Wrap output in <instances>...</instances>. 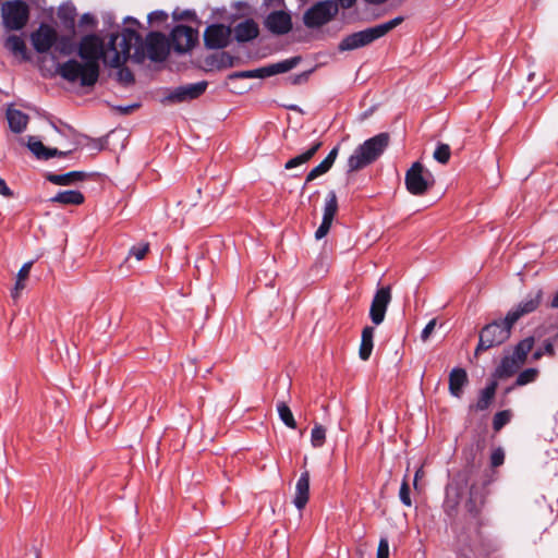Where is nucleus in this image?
I'll use <instances>...</instances> for the list:
<instances>
[{
  "label": "nucleus",
  "instance_id": "1",
  "mask_svg": "<svg viewBox=\"0 0 558 558\" xmlns=\"http://www.w3.org/2000/svg\"><path fill=\"white\" fill-rule=\"evenodd\" d=\"M77 54L82 61L100 72L99 61L108 66H120L129 58L135 62L144 61L142 36L131 27L123 28L121 34H111L107 46L96 34L85 35L77 45Z\"/></svg>",
  "mask_w": 558,
  "mask_h": 558
},
{
  "label": "nucleus",
  "instance_id": "2",
  "mask_svg": "<svg viewBox=\"0 0 558 558\" xmlns=\"http://www.w3.org/2000/svg\"><path fill=\"white\" fill-rule=\"evenodd\" d=\"M390 135L387 132L379 133L359 145L348 159V172H355L374 163L387 149Z\"/></svg>",
  "mask_w": 558,
  "mask_h": 558
},
{
  "label": "nucleus",
  "instance_id": "3",
  "mask_svg": "<svg viewBox=\"0 0 558 558\" xmlns=\"http://www.w3.org/2000/svg\"><path fill=\"white\" fill-rule=\"evenodd\" d=\"M403 22L402 16H397L383 24L375 25L373 27L365 28L360 32H355L345 36L338 45L340 52L355 50L365 47L373 41L384 37L390 31L399 26Z\"/></svg>",
  "mask_w": 558,
  "mask_h": 558
},
{
  "label": "nucleus",
  "instance_id": "4",
  "mask_svg": "<svg viewBox=\"0 0 558 558\" xmlns=\"http://www.w3.org/2000/svg\"><path fill=\"white\" fill-rule=\"evenodd\" d=\"M57 73L66 82H78L82 87L94 86L99 77L98 70L76 59H70L63 63H59L57 65Z\"/></svg>",
  "mask_w": 558,
  "mask_h": 558
},
{
  "label": "nucleus",
  "instance_id": "5",
  "mask_svg": "<svg viewBox=\"0 0 558 558\" xmlns=\"http://www.w3.org/2000/svg\"><path fill=\"white\" fill-rule=\"evenodd\" d=\"M513 325L514 324L509 323L508 316L506 315L504 319L494 320L483 327L480 332V340L475 349V355H478L481 352L493 347L502 344L509 339Z\"/></svg>",
  "mask_w": 558,
  "mask_h": 558
},
{
  "label": "nucleus",
  "instance_id": "6",
  "mask_svg": "<svg viewBox=\"0 0 558 558\" xmlns=\"http://www.w3.org/2000/svg\"><path fill=\"white\" fill-rule=\"evenodd\" d=\"M2 24L9 31H21L29 19V8L22 0L5 1L1 5Z\"/></svg>",
  "mask_w": 558,
  "mask_h": 558
},
{
  "label": "nucleus",
  "instance_id": "7",
  "mask_svg": "<svg viewBox=\"0 0 558 558\" xmlns=\"http://www.w3.org/2000/svg\"><path fill=\"white\" fill-rule=\"evenodd\" d=\"M339 12L338 3L332 0L318 1L303 15L307 28H318L332 21Z\"/></svg>",
  "mask_w": 558,
  "mask_h": 558
},
{
  "label": "nucleus",
  "instance_id": "8",
  "mask_svg": "<svg viewBox=\"0 0 558 558\" xmlns=\"http://www.w3.org/2000/svg\"><path fill=\"white\" fill-rule=\"evenodd\" d=\"M434 184L432 174L424 170L421 162H414L405 173L407 190L413 195H423Z\"/></svg>",
  "mask_w": 558,
  "mask_h": 558
},
{
  "label": "nucleus",
  "instance_id": "9",
  "mask_svg": "<svg viewBox=\"0 0 558 558\" xmlns=\"http://www.w3.org/2000/svg\"><path fill=\"white\" fill-rule=\"evenodd\" d=\"M144 59L148 57L151 61H163L169 53V44L166 36L159 32L147 34L145 41L142 40Z\"/></svg>",
  "mask_w": 558,
  "mask_h": 558
},
{
  "label": "nucleus",
  "instance_id": "10",
  "mask_svg": "<svg viewBox=\"0 0 558 558\" xmlns=\"http://www.w3.org/2000/svg\"><path fill=\"white\" fill-rule=\"evenodd\" d=\"M170 36L172 48L179 53L190 51L198 40V32L182 24L174 26Z\"/></svg>",
  "mask_w": 558,
  "mask_h": 558
},
{
  "label": "nucleus",
  "instance_id": "11",
  "mask_svg": "<svg viewBox=\"0 0 558 558\" xmlns=\"http://www.w3.org/2000/svg\"><path fill=\"white\" fill-rule=\"evenodd\" d=\"M207 86L206 81L181 85L171 90L165 97L163 102L179 104L196 99L205 93Z\"/></svg>",
  "mask_w": 558,
  "mask_h": 558
},
{
  "label": "nucleus",
  "instance_id": "12",
  "mask_svg": "<svg viewBox=\"0 0 558 558\" xmlns=\"http://www.w3.org/2000/svg\"><path fill=\"white\" fill-rule=\"evenodd\" d=\"M232 28L223 24L208 25L204 32V44L208 49H222L231 41Z\"/></svg>",
  "mask_w": 558,
  "mask_h": 558
},
{
  "label": "nucleus",
  "instance_id": "13",
  "mask_svg": "<svg viewBox=\"0 0 558 558\" xmlns=\"http://www.w3.org/2000/svg\"><path fill=\"white\" fill-rule=\"evenodd\" d=\"M58 40L57 31L47 23H41L39 27L31 34L33 48L38 53H46Z\"/></svg>",
  "mask_w": 558,
  "mask_h": 558
},
{
  "label": "nucleus",
  "instance_id": "14",
  "mask_svg": "<svg viewBox=\"0 0 558 558\" xmlns=\"http://www.w3.org/2000/svg\"><path fill=\"white\" fill-rule=\"evenodd\" d=\"M543 300V290L531 291L515 307L507 313L510 324H515L521 317L537 310Z\"/></svg>",
  "mask_w": 558,
  "mask_h": 558
},
{
  "label": "nucleus",
  "instance_id": "15",
  "mask_svg": "<svg viewBox=\"0 0 558 558\" xmlns=\"http://www.w3.org/2000/svg\"><path fill=\"white\" fill-rule=\"evenodd\" d=\"M391 301V291L389 287L378 289L372 300L369 308V318L374 325H380Z\"/></svg>",
  "mask_w": 558,
  "mask_h": 558
},
{
  "label": "nucleus",
  "instance_id": "16",
  "mask_svg": "<svg viewBox=\"0 0 558 558\" xmlns=\"http://www.w3.org/2000/svg\"><path fill=\"white\" fill-rule=\"evenodd\" d=\"M264 25L274 35H286L292 29V19L288 12L278 10L266 16Z\"/></svg>",
  "mask_w": 558,
  "mask_h": 558
},
{
  "label": "nucleus",
  "instance_id": "17",
  "mask_svg": "<svg viewBox=\"0 0 558 558\" xmlns=\"http://www.w3.org/2000/svg\"><path fill=\"white\" fill-rule=\"evenodd\" d=\"M232 34L238 43H247L258 37L259 27L253 19H246L234 26Z\"/></svg>",
  "mask_w": 558,
  "mask_h": 558
},
{
  "label": "nucleus",
  "instance_id": "18",
  "mask_svg": "<svg viewBox=\"0 0 558 558\" xmlns=\"http://www.w3.org/2000/svg\"><path fill=\"white\" fill-rule=\"evenodd\" d=\"M310 496V473L304 471L301 473L296 485H295V496L293 499L294 506L302 510L308 501Z\"/></svg>",
  "mask_w": 558,
  "mask_h": 558
},
{
  "label": "nucleus",
  "instance_id": "19",
  "mask_svg": "<svg viewBox=\"0 0 558 558\" xmlns=\"http://www.w3.org/2000/svg\"><path fill=\"white\" fill-rule=\"evenodd\" d=\"M469 383L468 374L464 368L454 367L449 374V391L456 397L460 398L463 393V388Z\"/></svg>",
  "mask_w": 558,
  "mask_h": 558
},
{
  "label": "nucleus",
  "instance_id": "20",
  "mask_svg": "<svg viewBox=\"0 0 558 558\" xmlns=\"http://www.w3.org/2000/svg\"><path fill=\"white\" fill-rule=\"evenodd\" d=\"M461 501V488L456 484H449L446 488V498L444 501V510L449 517L457 513L458 506Z\"/></svg>",
  "mask_w": 558,
  "mask_h": 558
},
{
  "label": "nucleus",
  "instance_id": "21",
  "mask_svg": "<svg viewBox=\"0 0 558 558\" xmlns=\"http://www.w3.org/2000/svg\"><path fill=\"white\" fill-rule=\"evenodd\" d=\"M88 174L84 171H70L63 174L48 173L46 179L56 185H72L75 182L84 181Z\"/></svg>",
  "mask_w": 558,
  "mask_h": 558
},
{
  "label": "nucleus",
  "instance_id": "22",
  "mask_svg": "<svg viewBox=\"0 0 558 558\" xmlns=\"http://www.w3.org/2000/svg\"><path fill=\"white\" fill-rule=\"evenodd\" d=\"M522 365L523 363L519 362L514 356L505 355L495 371V376L498 378L510 377L515 374Z\"/></svg>",
  "mask_w": 558,
  "mask_h": 558
},
{
  "label": "nucleus",
  "instance_id": "23",
  "mask_svg": "<svg viewBox=\"0 0 558 558\" xmlns=\"http://www.w3.org/2000/svg\"><path fill=\"white\" fill-rule=\"evenodd\" d=\"M51 203H58L61 205H82L85 197L82 192L76 190L61 191L58 192L53 197L49 199Z\"/></svg>",
  "mask_w": 558,
  "mask_h": 558
},
{
  "label": "nucleus",
  "instance_id": "24",
  "mask_svg": "<svg viewBox=\"0 0 558 558\" xmlns=\"http://www.w3.org/2000/svg\"><path fill=\"white\" fill-rule=\"evenodd\" d=\"M484 501V495L481 489L477 486L472 485L470 488V496L464 507L472 517H476L481 512Z\"/></svg>",
  "mask_w": 558,
  "mask_h": 558
},
{
  "label": "nucleus",
  "instance_id": "25",
  "mask_svg": "<svg viewBox=\"0 0 558 558\" xmlns=\"http://www.w3.org/2000/svg\"><path fill=\"white\" fill-rule=\"evenodd\" d=\"M7 119L11 131L17 134L22 133L28 123V116L17 109L9 108L7 110Z\"/></svg>",
  "mask_w": 558,
  "mask_h": 558
},
{
  "label": "nucleus",
  "instance_id": "26",
  "mask_svg": "<svg viewBox=\"0 0 558 558\" xmlns=\"http://www.w3.org/2000/svg\"><path fill=\"white\" fill-rule=\"evenodd\" d=\"M374 333L375 328L372 326H366L362 330L359 355L363 361H367L372 354L374 347Z\"/></svg>",
  "mask_w": 558,
  "mask_h": 558
},
{
  "label": "nucleus",
  "instance_id": "27",
  "mask_svg": "<svg viewBox=\"0 0 558 558\" xmlns=\"http://www.w3.org/2000/svg\"><path fill=\"white\" fill-rule=\"evenodd\" d=\"M497 386H498V384H497L496 379L490 380L486 385V387L481 390L476 403L474 405H472L471 408H475L476 410H481V411L486 410L494 400Z\"/></svg>",
  "mask_w": 558,
  "mask_h": 558
},
{
  "label": "nucleus",
  "instance_id": "28",
  "mask_svg": "<svg viewBox=\"0 0 558 558\" xmlns=\"http://www.w3.org/2000/svg\"><path fill=\"white\" fill-rule=\"evenodd\" d=\"M322 145H323V143L319 141L313 143V145L306 151L288 160L284 165V169L290 170V169H293L295 167L306 163L320 149Z\"/></svg>",
  "mask_w": 558,
  "mask_h": 558
},
{
  "label": "nucleus",
  "instance_id": "29",
  "mask_svg": "<svg viewBox=\"0 0 558 558\" xmlns=\"http://www.w3.org/2000/svg\"><path fill=\"white\" fill-rule=\"evenodd\" d=\"M300 62L301 57L296 56L277 63L269 64L267 65L268 76L270 77L277 74L289 72L290 70L294 69Z\"/></svg>",
  "mask_w": 558,
  "mask_h": 558
},
{
  "label": "nucleus",
  "instance_id": "30",
  "mask_svg": "<svg viewBox=\"0 0 558 558\" xmlns=\"http://www.w3.org/2000/svg\"><path fill=\"white\" fill-rule=\"evenodd\" d=\"M4 47L15 56H21L23 60H27V48L24 40L17 35H10L4 43Z\"/></svg>",
  "mask_w": 558,
  "mask_h": 558
},
{
  "label": "nucleus",
  "instance_id": "31",
  "mask_svg": "<svg viewBox=\"0 0 558 558\" xmlns=\"http://www.w3.org/2000/svg\"><path fill=\"white\" fill-rule=\"evenodd\" d=\"M535 343L534 337H526L522 339L513 349L512 356L519 360V362L523 363L526 360L527 354L531 352Z\"/></svg>",
  "mask_w": 558,
  "mask_h": 558
},
{
  "label": "nucleus",
  "instance_id": "32",
  "mask_svg": "<svg viewBox=\"0 0 558 558\" xmlns=\"http://www.w3.org/2000/svg\"><path fill=\"white\" fill-rule=\"evenodd\" d=\"M269 77L267 73V65L262 66L254 70L239 71L233 72L228 75V80H239V78H266Z\"/></svg>",
  "mask_w": 558,
  "mask_h": 558
},
{
  "label": "nucleus",
  "instance_id": "33",
  "mask_svg": "<svg viewBox=\"0 0 558 558\" xmlns=\"http://www.w3.org/2000/svg\"><path fill=\"white\" fill-rule=\"evenodd\" d=\"M337 210H338L337 195H336L335 191H330L326 197L323 219L332 222L333 218L337 214Z\"/></svg>",
  "mask_w": 558,
  "mask_h": 558
},
{
  "label": "nucleus",
  "instance_id": "34",
  "mask_svg": "<svg viewBox=\"0 0 558 558\" xmlns=\"http://www.w3.org/2000/svg\"><path fill=\"white\" fill-rule=\"evenodd\" d=\"M54 50L62 56H70L75 51L77 52V47L75 46L71 37L58 35V40L54 44Z\"/></svg>",
  "mask_w": 558,
  "mask_h": 558
},
{
  "label": "nucleus",
  "instance_id": "35",
  "mask_svg": "<svg viewBox=\"0 0 558 558\" xmlns=\"http://www.w3.org/2000/svg\"><path fill=\"white\" fill-rule=\"evenodd\" d=\"M537 375H538V369L537 368H533V367L526 368V369L522 371L518 375L517 380H515V385L517 386H524V385H527L530 383H533L537 378Z\"/></svg>",
  "mask_w": 558,
  "mask_h": 558
},
{
  "label": "nucleus",
  "instance_id": "36",
  "mask_svg": "<svg viewBox=\"0 0 558 558\" xmlns=\"http://www.w3.org/2000/svg\"><path fill=\"white\" fill-rule=\"evenodd\" d=\"M123 64L124 63H122L120 66H116L118 69L117 81L123 86H130L135 81L134 74L129 68L122 66Z\"/></svg>",
  "mask_w": 558,
  "mask_h": 558
},
{
  "label": "nucleus",
  "instance_id": "37",
  "mask_svg": "<svg viewBox=\"0 0 558 558\" xmlns=\"http://www.w3.org/2000/svg\"><path fill=\"white\" fill-rule=\"evenodd\" d=\"M433 156L436 161L446 165L451 156L450 146L448 144L439 143Z\"/></svg>",
  "mask_w": 558,
  "mask_h": 558
},
{
  "label": "nucleus",
  "instance_id": "38",
  "mask_svg": "<svg viewBox=\"0 0 558 558\" xmlns=\"http://www.w3.org/2000/svg\"><path fill=\"white\" fill-rule=\"evenodd\" d=\"M326 438V428L323 425L316 424L311 433V442L314 447H322Z\"/></svg>",
  "mask_w": 558,
  "mask_h": 558
},
{
  "label": "nucleus",
  "instance_id": "39",
  "mask_svg": "<svg viewBox=\"0 0 558 558\" xmlns=\"http://www.w3.org/2000/svg\"><path fill=\"white\" fill-rule=\"evenodd\" d=\"M149 251V243L148 242H142L136 245H133L129 251V257H135L136 260H142L145 258L146 254Z\"/></svg>",
  "mask_w": 558,
  "mask_h": 558
},
{
  "label": "nucleus",
  "instance_id": "40",
  "mask_svg": "<svg viewBox=\"0 0 558 558\" xmlns=\"http://www.w3.org/2000/svg\"><path fill=\"white\" fill-rule=\"evenodd\" d=\"M330 170V168L324 162L322 161L318 166H316L315 168H313L306 175V179H305V183H304V186L306 184H308L310 182L314 181L316 178H318L319 175H323L325 173H327L328 171Z\"/></svg>",
  "mask_w": 558,
  "mask_h": 558
},
{
  "label": "nucleus",
  "instance_id": "41",
  "mask_svg": "<svg viewBox=\"0 0 558 558\" xmlns=\"http://www.w3.org/2000/svg\"><path fill=\"white\" fill-rule=\"evenodd\" d=\"M27 146L38 159H43L46 146L40 141L31 136Z\"/></svg>",
  "mask_w": 558,
  "mask_h": 558
},
{
  "label": "nucleus",
  "instance_id": "42",
  "mask_svg": "<svg viewBox=\"0 0 558 558\" xmlns=\"http://www.w3.org/2000/svg\"><path fill=\"white\" fill-rule=\"evenodd\" d=\"M76 12L75 8H61L59 11V17L68 26H73L75 21Z\"/></svg>",
  "mask_w": 558,
  "mask_h": 558
},
{
  "label": "nucleus",
  "instance_id": "43",
  "mask_svg": "<svg viewBox=\"0 0 558 558\" xmlns=\"http://www.w3.org/2000/svg\"><path fill=\"white\" fill-rule=\"evenodd\" d=\"M544 354L554 356L555 355V349L554 344L550 340H546L544 342V348L538 349L533 353V360L537 361L539 360Z\"/></svg>",
  "mask_w": 558,
  "mask_h": 558
},
{
  "label": "nucleus",
  "instance_id": "44",
  "mask_svg": "<svg viewBox=\"0 0 558 558\" xmlns=\"http://www.w3.org/2000/svg\"><path fill=\"white\" fill-rule=\"evenodd\" d=\"M168 20V13L162 10L153 11L148 14L150 24H162Z\"/></svg>",
  "mask_w": 558,
  "mask_h": 558
},
{
  "label": "nucleus",
  "instance_id": "45",
  "mask_svg": "<svg viewBox=\"0 0 558 558\" xmlns=\"http://www.w3.org/2000/svg\"><path fill=\"white\" fill-rule=\"evenodd\" d=\"M399 497L403 505H405L408 507H410L412 505V501L410 498V487L405 481H403V483L401 484Z\"/></svg>",
  "mask_w": 558,
  "mask_h": 558
},
{
  "label": "nucleus",
  "instance_id": "46",
  "mask_svg": "<svg viewBox=\"0 0 558 558\" xmlns=\"http://www.w3.org/2000/svg\"><path fill=\"white\" fill-rule=\"evenodd\" d=\"M505 461V452L501 448H497L492 452L490 464L493 468L500 466Z\"/></svg>",
  "mask_w": 558,
  "mask_h": 558
},
{
  "label": "nucleus",
  "instance_id": "47",
  "mask_svg": "<svg viewBox=\"0 0 558 558\" xmlns=\"http://www.w3.org/2000/svg\"><path fill=\"white\" fill-rule=\"evenodd\" d=\"M377 558H389V543L387 538H380L377 548Z\"/></svg>",
  "mask_w": 558,
  "mask_h": 558
},
{
  "label": "nucleus",
  "instance_id": "48",
  "mask_svg": "<svg viewBox=\"0 0 558 558\" xmlns=\"http://www.w3.org/2000/svg\"><path fill=\"white\" fill-rule=\"evenodd\" d=\"M331 225H332L331 221L323 219L320 226L318 227V229L315 232V238L317 240H320L324 236H326L330 230Z\"/></svg>",
  "mask_w": 558,
  "mask_h": 558
},
{
  "label": "nucleus",
  "instance_id": "49",
  "mask_svg": "<svg viewBox=\"0 0 558 558\" xmlns=\"http://www.w3.org/2000/svg\"><path fill=\"white\" fill-rule=\"evenodd\" d=\"M311 73H312V71H305L300 74L290 76L289 80H290L291 84L300 85V84L307 82Z\"/></svg>",
  "mask_w": 558,
  "mask_h": 558
},
{
  "label": "nucleus",
  "instance_id": "50",
  "mask_svg": "<svg viewBox=\"0 0 558 558\" xmlns=\"http://www.w3.org/2000/svg\"><path fill=\"white\" fill-rule=\"evenodd\" d=\"M277 410L279 418H293L290 408L284 402L278 403Z\"/></svg>",
  "mask_w": 558,
  "mask_h": 558
},
{
  "label": "nucleus",
  "instance_id": "51",
  "mask_svg": "<svg viewBox=\"0 0 558 558\" xmlns=\"http://www.w3.org/2000/svg\"><path fill=\"white\" fill-rule=\"evenodd\" d=\"M435 326H436L435 319H432L427 323V325L424 327V329L422 330V333H421V339L423 341H426L429 338V336L432 335V332L435 329Z\"/></svg>",
  "mask_w": 558,
  "mask_h": 558
},
{
  "label": "nucleus",
  "instance_id": "52",
  "mask_svg": "<svg viewBox=\"0 0 558 558\" xmlns=\"http://www.w3.org/2000/svg\"><path fill=\"white\" fill-rule=\"evenodd\" d=\"M97 21L95 16L90 13H84L80 19L81 26H95Z\"/></svg>",
  "mask_w": 558,
  "mask_h": 558
},
{
  "label": "nucleus",
  "instance_id": "53",
  "mask_svg": "<svg viewBox=\"0 0 558 558\" xmlns=\"http://www.w3.org/2000/svg\"><path fill=\"white\" fill-rule=\"evenodd\" d=\"M66 154L68 153L60 151L57 148H47L46 147L43 160H48V159L57 157V156L58 157H64V156H66Z\"/></svg>",
  "mask_w": 558,
  "mask_h": 558
},
{
  "label": "nucleus",
  "instance_id": "54",
  "mask_svg": "<svg viewBox=\"0 0 558 558\" xmlns=\"http://www.w3.org/2000/svg\"><path fill=\"white\" fill-rule=\"evenodd\" d=\"M33 266V262H27L25 263L21 269L19 270L17 272V278L20 280H26L29 276V271H31V268Z\"/></svg>",
  "mask_w": 558,
  "mask_h": 558
},
{
  "label": "nucleus",
  "instance_id": "55",
  "mask_svg": "<svg viewBox=\"0 0 558 558\" xmlns=\"http://www.w3.org/2000/svg\"><path fill=\"white\" fill-rule=\"evenodd\" d=\"M338 153H339V147L336 146L333 147L329 154L327 155V157L323 160L330 169L332 167V165L335 163V160L338 156Z\"/></svg>",
  "mask_w": 558,
  "mask_h": 558
},
{
  "label": "nucleus",
  "instance_id": "56",
  "mask_svg": "<svg viewBox=\"0 0 558 558\" xmlns=\"http://www.w3.org/2000/svg\"><path fill=\"white\" fill-rule=\"evenodd\" d=\"M0 195L8 197V198L13 196L12 190L8 186L5 181L1 178H0Z\"/></svg>",
  "mask_w": 558,
  "mask_h": 558
},
{
  "label": "nucleus",
  "instance_id": "57",
  "mask_svg": "<svg viewBox=\"0 0 558 558\" xmlns=\"http://www.w3.org/2000/svg\"><path fill=\"white\" fill-rule=\"evenodd\" d=\"M24 281L25 280H20L19 278H16L14 289L12 290V293H11L13 299H17L20 295V292L25 288Z\"/></svg>",
  "mask_w": 558,
  "mask_h": 558
},
{
  "label": "nucleus",
  "instance_id": "58",
  "mask_svg": "<svg viewBox=\"0 0 558 558\" xmlns=\"http://www.w3.org/2000/svg\"><path fill=\"white\" fill-rule=\"evenodd\" d=\"M173 17L175 20H191L195 17V13L193 11L186 10L183 11L181 14H178L177 12H173Z\"/></svg>",
  "mask_w": 558,
  "mask_h": 558
},
{
  "label": "nucleus",
  "instance_id": "59",
  "mask_svg": "<svg viewBox=\"0 0 558 558\" xmlns=\"http://www.w3.org/2000/svg\"><path fill=\"white\" fill-rule=\"evenodd\" d=\"M137 107H138V105H130V106H125V107L119 106V107H117V110L122 114H129Z\"/></svg>",
  "mask_w": 558,
  "mask_h": 558
},
{
  "label": "nucleus",
  "instance_id": "60",
  "mask_svg": "<svg viewBox=\"0 0 558 558\" xmlns=\"http://www.w3.org/2000/svg\"><path fill=\"white\" fill-rule=\"evenodd\" d=\"M338 7L340 5L343 9H350L354 5L355 0H337Z\"/></svg>",
  "mask_w": 558,
  "mask_h": 558
},
{
  "label": "nucleus",
  "instance_id": "61",
  "mask_svg": "<svg viewBox=\"0 0 558 558\" xmlns=\"http://www.w3.org/2000/svg\"><path fill=\"white\" fill-rule=\"evenodd\" d=\"M284 0H264V4L267 7H281Z\"/></svg>",
  "mask_w": 558,
  "mask_h": 558
},
{
  "label": "nucleus",
  "instance_id": "62",
  "mask_svg": "<svg viewBox=\"0 0 558 558\" xmlns=\"http://www.w3.org/2000/svg\"><path fill=\"white\" fill-rule=\"evenodd\" d=\"M509 411L505 410V411H499L497 412L493 418H509Z\"/></svg>",
  "mask_w": 558,
  "mask_h": 558
},
{
  "label": "nucleus",
  "instance_id": "63",
  "mask_svg": "<svg viewBox=\"0 0 558 558\" xmlns=\"http://www.w3.org/2000/svg\"><path fill=\"white\" fill-rule=\"evenodd\" d=\"M124 23L125 24H131L133 26H140V22L135 17H132V16L125 17L124 19Z\"/></svg>",
  "mask_w": 558,
  "mask_h": 558
},
{
  "label": "nucleus",
  "instance_id": "64",
  "mask_svg": "<svg viewBox=\"0 0 558 558\" xmlns=\"http://www.w3.org/2000/svg\"><path fill=\"white\" fill-rule=\"evenodd\" d=\"M550 307L558 308V291L556 292V294L554 295V298L550 302Z\"/></svg>",
  "mask_w": 558,
  "mask_h": 558
}]
</instances>
